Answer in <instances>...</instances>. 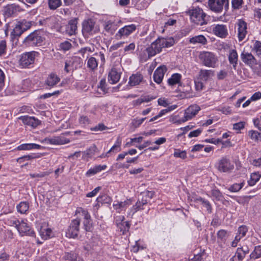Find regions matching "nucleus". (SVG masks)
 <instances>
[{
	"label": "nucleus",
	"instance_id": "obj_1",
	"mask_svg": "<svg viewBox=\"0 0 261 261\" xmlns=\"http://www.w3.org/2000/svg\"><path fill=\"white\" fill-rule=\"evenodd\" d=\"M190 17L191 21L198 25H202L207 23L205 19L206 14L202 9L197 7L189 10L187 12Z\"/></svg>",
	"mask_w": 261,
	"mask_h": 261
},
{
	"label": "nucleus",
	"instance_id": "obj_2",
	"mask_svg": "<svg viewBox=\"0 0 261 261\" xmlns=\"http://www.w3.org/2000/svg\"><path fill=\"white\" fill-rule=\"evenodd\" d=\"M199 58L202 63L206 67L215 68L217 66L218 58L212 52L201 51L199 55Z\"/></svg>",
	"mask_w": 261,
	"mask_h": 261
},
{
	"label": "nucleus",
	"instance_id": "obj_3",
	"mask_svg": "<svg viewBox=\"0 0 261 261\" xmlns=\"http://www.w3.org/2000/svg\"><path fill=\"white\" fill-rule=\"evenodd\" d=\"M98 31L99 28L93 19H88L83 22L82 33L85 37L92 36L98 33Z\"/></svg>",
	"mask_w": 261,
	"mask_h": 261
},
{
	"label": "nucleus",
	"instance_id": "obj_4",
	"mask_svg": "<svg viewBox=\"0 0 261 261\" xmlns=\"http://www.w3.org/2000/svg\"><path fill=\"white\" fill-rule=\"evenodd\" d=\"M42 33L40 31H36L31 33L24 40V42L29 46H40L44 41Z\"/></svg>",
	"mask_w": 261,
	"mask_h": 261
},
{
	"label": "nucleus",
	"instance_id": "obj_5",
	"mask_svg": "<svg viewBox=\"0 0 261 261\" xmlns=\"http://www.w3.org/2000/svg\"><path fill=\"white\" fill-rule=\"evenodd\" d=\"M174 43V40L172 38L168 39L164 38H159L155 41L153 42L151 45L154 48L156 54L160 53L163 48L168 47L172 46Z\"/></svg>",
	"mask_w": 261,
	"mask_h": 261
},
{
	"label": "nucleus",
	"instance_id": "obj_6",
	"mask_svg": "<svg viewBox=\"0 0 261 261\" xmlns=\"http://www.w3.org/2000/svg\"><path fill=\"white\" fill-rule=\"evenodd\" d=\"M208 6L209 9L215 13H221L225 8H228L229 0H208Z\"/></svg>",
	"mask_w": 261,
	"mask_h": 261
},
{
	"label": "nucleus",
	"instance_id": "obj_7",
	"mask_svg": "<svg viewBox=\"0 0 261 261\" xmlns=\"http://www.w3.org/2000/svg\"><path fill=\"white\" fill-rule=\"evenodd\" d=\"M31 26V23L25 20L18 22L11 33L12 39L19 37L24 31L30 29Z\"/></svg>",
	"mask_w": 261,
	"mask_h": 261
},
{
	"label": "nucleus",
	"instance_id": "obj_8",
	"mask_svg": "<svg viewBox=\"0 0 261 261\" xmlns=\"http://www.w3.org/2000/svg\"><path fill=\"white\" fill-rule=\"evenodd\" d=\"M76 215L84 217L83 224L86 231H90L92 227L91 217L88 211L82 207H78L75 211Z\"/></svg>",
	"mask_w": 261,
	"mask_h": 261
},
{
	"label": "nucleus",
	"instance_id": "obj_9",
	"mask_svg": "<svg viewBox=\"0 0 261 261\" xmlns=\"http://www.w3.org/2000/svg\"><path fill=\"white\" fill-rule=\"evenodd\" d=\"M81 221L79 218L72 220L66 231V236L70 238H75L80 231Z\"/></svg>",
	"mask_w": 261,
	"mask_h": 261
},
{
	"label": "nucleus",
	"instance_id": "obj_10",
	"mask_svg": "<svg viewBox=\"0 0 261 261\" xmlns=\"http://www.w3.org/2000/svg\"><path fill=\"white\" fill-rule=\"evenodd\" d=\"M38 53L33 51L24 53L21 55L19 63L23 67H27L34 63L35 58L38 56Z\"/></svg>",
	"mask_w": 261,
	"mask_h": 261
},
{
	"label": "nucleus",
	"instance_id": "obj_11",
	"mask_svg": "<svg viewBox=\"0 0 261 261\" xmlns=\"http://www.w3.org/2000/svg\"><path fill=\"white\" fill-rule=\"evenodd\" d=\"M136 29L137 26L135 24L125 25L119 30L115 35V37L117 40H119L123 37H128L134 32Z\"/></svg>",
	"mask_w": 261,
	"mask_h": 261
},
{
	"label": "nucleus",
	"instance_id": "obj_12",
	"mask_svg": "<svg viewBox=\"0 0 261 261\" xmlns=\"http://www.w3.org/2000/svg\"><path fill=\"white\" fill-rule=\"evenodd\" d=\"M236 26L237 28L238 39L241 41L245 39L247 34V24L244 20L239 19L236 22Z\"/></svg>",
	"mask_w": 261,
	"mask_h": 261
},
{
	"label": "nucleus",
	"instance_id": "obj_13",
	"mask_svg": "<svg viewBox=\"0 0 261 261\" xmlns=\"http://www.w3.org/2000/svg\"><path fill=\"white\" fill-rule=\"evenodd\" d=\"M234 168V165L229 159L224 157L219 160L217 169L222 172H230Z\"/></svg>",
	"mask_w": 261,
	"mask_h": 261
},
{
	"label": "nucleus",
	"instance_id": "obj_14",
	"mask_svg": "<svg viewBox=\"0 0 261 261\" xmlns=\"http://www.w3.org/2000/svg\"><path fill=\"white\" fill-rule=\"evenodd\" d=\"M121 73V68L114 66L109 72L108 78L109 82L112 84L117 83L120 80Z\"/></svg>",
	"mask_w": 261,
	"mask_h": 261
},
{
	"label": "nucleus",
	"instance_id": "obj_15",
	"mask_svg": "<svg viewBox=\"0 0 261 261\" xmlns=\"http://www.w3.org/2000/svg\"><path fill=\"white\" fill-rule=\"evenodd\" d=\"M241 59L242 62L246 65L250 67H253L257 65V60L253 55L245 51L242 52L240 55Z\"/></svg>",
	"mask_w": 261,
	"mask_h": 261
},
{
	"label": "nucleus",
	"instance_id": "obj_16",
	"mask_svg": "<svg viewBox=\"0 0 261 261\" xmlns=\"http://www.w3.org/2000/svg\"><path fill=\"white\" fill-rule=\"evenodd\" d=\"M69 134V132H66L59 136L54 137L46 139L47 143L53 145H63L70 142L69 139L65 137V135Z\"/></svg>",
	"mask_w": 261,
	"mask_h": 261
},
{
	"label": "nucleus",
	"instance_id": "obj_17",
	"mask_svg": "<svg viewBox=\"0 0 261 261\" xmlns=\"http://www.w3.org/2000/svg\"><path fill=\"white\" fill-rule=\"evenodd\" d=\"M200 107L197 105H191L185 110L184 121H187L194 117L200 111Z\"/></svg>",
	"mask_w": 261,
	"mask_h": 261
},
{
	"label": "nucleus",
	"instance_id": "obj_18",
	"mask_svg": "<svg viewBox=\"0 0 261 261\" xmlns=\"http://www.w3.org/2000/svg\"><path fill=\"white\" fill-rule=\"evenodd\" d=\"M17 230L21 236L27 235L31 237L35 236V232L32 230L27 223L21 221L18 226Z\"/></svg>",
	"mask_w": 261,
	"mask_h": 261
},
{
	"label": "nucleus",
	"instance_id": "obj_19",
	"mask_svg": "<svg viewBox=\"0 0 261 261\" xmlns=\"http://www.w3.org/2000/svg\"><path fill=\"white\" fill-rule=\"evenodd\" d=\"M19 119L22 121L24 124L30 126L33 128L36 127L40 123V121L34 117L23 116H21Z\"/></svg>",
	"mask_w": 261,
	"mask_h": 261
},
{
	"label": "nucleus",
	"instance_id": "obj_20",
	"mask_svg": "<svg viewBox=\"0 0 261 261\" xmlns=\"http://www.w3.org/2000/svg\"><path fill=\"white\" fill-rule=\"evenodd\" d=\"M167 71V68L165 66H161L155 70L153 77L155 82L160 84L163 80L164 74Z\"/></svg>",
	"mask_w": 261,
	"mask_h": 261
},
{
	"label": "nucleus",
	"instance_id": "obj_21",
	"mask_svg": "<svg viewBox=\"0 0 261 261\" xmlns=\"http://www.w3.org/2000/svg\"><path fill=\"white\" fill-rule=\"evenodd\" d=\"M213 32L215 35L222 38L228 35L226 26L223 24H217L213 29Z\"/></svg>",
	"mask_w": 261,
	"mask_h": 261
},
{
	"label": "nucleus",
	"instance_id": "obj_22",
	"mask_svg": "<svg viewBox=\"0 0 261 261\" xmlns=\"http://www.w3.org/2000/svg\"><path fill=\"white\" fill-rule=\"evenodd\" d=\"M21 9L19 5L16 4L8 5L4 8V12L7 16H11L17 12H20Z\"/></svg>",
	"mask_w": 261,
	"mask_h": 261
},
{
	"label": "nucleus",
	"instance_id": "obj_23",
	"mask_svg": "<svg viewBox=\"0 0 261 261\" xmlns=\"http://www.w3.org/2000/svg\"><path fill=\"white\" fill-rule=\"evenodd\" d=\"M77 19L74 18L70 20L66 25L65 32L67 34L72 36L76 34L77 31Z\"/></svg>",
	"mask_w": 261,
	"mask_h": 261
},
{
	"label": "nucleus",
	"instance_id": "obj_24",
	"mask_svg": "<svg viewBox=\"0 0 261 261\" xmlns=\"http://www.w3.org/2000/svg\"><path fill=\"white\" fill-rule=\"evenodd\" d=\"M39 231L40 236L44 240H47L53 236L51 229L45 224L41 226Z\"/></svg>",
	"mask_w": 261,
	"mask_h": 261
},
{
	"label": "nucleus",
	"instance_id": "obj_25",
	"mask_svg": "<svg viewBox=\"0 0 261 261\" xmlns=\"http://www.w3.org/2000/svg\"><path fill=\"white\" fill-rule=\"evenodd\" d=\"M41 147V145L35 143H25L18 146L15 149L16 150H30L39 149Z\"/></svg>",
	"mask_w": 261,
	"mask_h": 261
},
{
	"label": "nucleus",
	"instance_id": "obj_26",
	"mask_svg": "<svg viewBox=\"0 0 261 261\" xmlns=\"http://www.w3.org/2000/svg\"><path fill=\"white\" fill-rule=\"evenodd\" d=\"M228 61L229 63L232 65L233 69H236L238 61V55L236 50L230 49L229 50Z\"/></svg>",
	"mask_w": 261,
	"mask_h": 261
},
{
	"label": "nucleus",
	"instance_id": "obj_27",
	"mask_svg": "<svg viewBox=\"0 0 261 261\" xmlns=\"http://www.w3.org/2000/svg\"><path fill=\"white\" fill-rule=\"evenodd\" d=\"M97 147L95 145L90 146L88 149L83 152L82 159L88 161L91 158L96 151Z\"/></svg>",
	"mask_w": 261,
	"mask_h": 261
},
{
	"label": "nucleus",
	"instance_id": "obj_28",
	"mask_svg": "<svg viewBox=\"0 0 261 261\" xmlns=\"http://www.w3.org/2000/svg\"><path fill=\"white\" fill-rule=\"evenodd\" d=\"M156 54V52L154 50V48L150 45L149 46L147 47L144 51V55H140V57L142 60L146 61L151 57L155 56Z\"/></svg>",
	"mask_w": 261,
	"mask_h": 261
},
{
	"label": "nucleus",
	"instance_id": "obj_29",
	"mask_svg": "<svg viewBox=\"0 0 261 261\" xmlns=\"http://www.w3.org/2000/svg\"><path fill=\"white\" fill-rule=\"evenodd\" d=\"M143 79L142 74L137 73L136 74H133L129 77V85L133 87L139 85L141 82H142Z\"/></svg>",
	"mask_w": 261,
	"mask_h": 261
},
{
	"label": "nucleus",
	"instance_id": "obj_30",
	"mask_svg": "<svg viewBox=\"0 0 261 261\" xmlns=\"http://www.w3.org/2000/svg\"><path fill=\"white\" fill-rule=\"evenodd\" d=\"M42 156V154L40 153H31L28 155H25L17 159L16 161L17 163L21 164L25 161H30L33 159H38Z\"/></svg>",
	"mask_w": 261,
	"mask_h": 261
},
{
	"label": "nucleus",
	"instance_id": "obj_31",
	"mask_svg": "<svg viewBox=\"0 0 261 261\" xmlns=\"http://www.w3.org/2000/svg\"><path fill=\"white\" fill-rule=\"evenodd\" d=\"M60 81V78L54 73H50L45 81V84L49 87H53Z\"/></svg>",
	"mask_w": 261,
	"mask_h": 261
},
{
	"label": "nucleus",
	"instance_id": "obj_32",
	"mask_svg": "<svg viewBox=\"0 0 261 261\" xmlns=\"http://www.w3.org/2000/svg\"><path fill=\"white\" fill-rule=\"evenodd\" d=\"M189 42L193 44H201L205 45L207 43V39L203 35H200L191 38Z\"/></svg>",
	"mask_w": 261,
	"mask_h": 261
},
{
	"label": "nucleus",
	"instance_id": "obj_33",
	"mask_svg": "<svg viewBox=\"0 0 261 261\" xmlns=\"http://www.w3.org/2000/svg\"><path fill=\"white\" fill-rule=\"evenodd\" d=\"M142 199L141 202L142 205H146L148 201L153 197L154 192L152 191H145L141 193Z\"/></svg>",
	"mask_w": 261,
	"mask_h": 261
},
{
	"label": "nucleus",
	"instance_id": "obj_34",
	"mask_svg": "<svg viewBox=\"0 0 261 261\" xmlns=\"http://www.w3.org/2000/svg\"><path fill=\"white\" fill-rule=\"evenodd\" d=\"M104 29L106 32L113 34L117 29V25L114 21L109 20L105 21Z\"/></svg>",
	"mask_w": 261,
	"mask_h": 261
},
{
	"label": "nucleus",
	"instance_id": "obj_35",
	"mask_svg": "<svg viewBox=\"0 0 261 261\" xmlns=\"http://www.w3.org/2000/svg\"><path fill=\"white\" fill-rule=\"evenodd\" d=\"M107 165H96L94 166L93 168H90L88 170V171L86 173V175L90 176L91 175H94L98 172H100L102 170H104L107 168Z\"/></svg>",
	"mask_w": 261,
	"mask_h": 261
},
{
	"label": "nucleus",
	"instance_id": "obj_36",
	"mask_svg": "<svg viewBox=\"0 0 261 261\" xmlns=\"http://www.w3.org/2000/svg\"><path fill=\"white\" fill-rule=\"evenodd\" d=\"M130 205V203L129 201H124L123 202H117L116 203H114L113 206L118 212H120L122 211L125 210L126 207Z\"/></svg>",
	"mask_w": 261,
	"mask_h": 261
},
{
	"label": "nucleus",
	"instance_id": "obj_37",
	"mask_svg": "<svg viewBox=\"0 0 261 261\" xmlns=\"http://www.w3.org/2000/svg\"><path fill=\"white\" fill-rule=\"evenodd\" d=\"M213 74V71L211 70L201 69L199 72V77L203 81H207Z\"/></svg>",
	"mask_w": 261,
	"mask_h": 261
},
{
	"label": "nucleus",
	"instance_id": "obj_38",
	"mask_svg": "<svg viewBox=\"0 0 261 261\" xmlns=\"http://www.w3.org/2000/svg\"><path fill=\"white\" fill-rule=\"evenodd\" d=\"M181 78V74L179 73L173 74L170 78L168 80V83L169 85L173 86L180 83Z\"/></svg>",
	"mask_w": 261,
	"mask_h": 261
},
{
	"label": "nucleus",
	"instance_id": "obj_39",
	"mask_svg": "<svg viewBox=\"0 0 261 261\" xmlns=\"http://www.w3.org/2000/svg\"><path fill=\"white\" fill-rule=\"evenodd\" d=\"M250 258L252 259L261 258V245L255 247L254 250L250 254Z\"/></svg>",
	"mask_w": 261,
	"mask_h": 261
},
{
	"label": "nucleus",
	"instance_id": "obj_40",
	"mask_svg": "<svg viewBox=\"0 0 261 261\" xmlns=\"http://www.w3.org/2000/svg\"><path fill=\"white\" fill-rule=\"evenodd\" d=\"M118 220H116V223L117 225V227L119 229H120V231L123 232L124 234L125 232L128 231L130 225L128 222L124 221L123 223H119L118 222Z\"/></svg>",
	"mask_w": 261,
	"mask_h": 261
},
{
	"label": "nucleus",
	"instance_id": "obj_41",
	"mask_svg": "<svg viewBox=\"0 0 261 261\" xmlns=\"http://www.w3.org/2000/svg\"><path fill=\"white\" fill-rule=\"evenodd\" d=\"M29 205L27 202H21L17 206V211L21 214H25L29 210Z\"/></svg>",
	"mask_w": 261,
	"mask_h": 261
},
{
	"label": "nucleus",
	"instance_id": "obj_42",
	"mask_svg": "<svg viewBox=\"0 0 261 261\" xmlns=\"http://www.w3.org/2000/svg\"><path fill=\"white\" fill-rule=\"evenodd\" d=\"M98 66L97 60L93 57H90L87 61V67L92 70L96 69Z\"/></svg>",
	"mask_w": 261,
	"mask_h": 261
},
{
	"label": "nucleus",
	"instance_id": "obj_43",
	"mask_svg": "<svg viewBox=\"0 0 261 261\" xmlns=\"http://www.w3.org/2000/svg\"><path fill=\"white\" fill-rule=\"evenodd\" d=\"M252 51L256 53L258 56L261 55V42L258 40H255L253 42V46L252 47Z\"/></svg>",
	"mask_w": 261,
	"mask_h": 261
},
{
	"label": "nucleus",
	"instance_id": "obj_44",
	"mask_svg": "<svg viewBox=\"0 0 261 261\" xmlns=\"http://www.w3.org/2000/svg\"><path fill=\"white\" fill-rule=\"evenodd\" d=\"M61 4V0H48V7L50 10L57 9Z\"/></svg>",
	"mask_w": 261,
	"mask_h": 261
},
{
	"label": "nucleus",
	"instance_id": "obj_45",
	"mask_svg": "<svg viewBox=\"0 0 261 261\" xmlns=\"http://www.w3.org/2000/svg\"><path fill=\"white\" fill-rule=\"evenodd\" d=\"M120 150H121L120 142H119L118 140L117 142V143L116 144H115L114 145H113L112 146V147L106 153V154H102L100 156V158H105L106 156H107V154H109V153H110L111 152H117L120 151Z\"/></svg>",
	"mask_w": 261,
	"mask_h": 261
},
{
	"label": "nucleus",
	"instance_id": "obj_46",
	"mask_svg": "<svg viewBox=\"0 0 261 261\" xmlns=\"http://www.w3.org/2000/svg\"><path fill=\"white\" fill-rule=\"evenodd\" d=\"M260 175L258 173L254 172L251 174L250 179L248 180L250 186H254L259 179Z\"/></svg>",
	"mask_w": 261,
	"mask_h": 261
},
{
	"label": "nucleus",
	"instance_id": "obj_47",
	"mask_svg": "<svg viewBox=\"0 0 261 261\" xmlns=\"http://www.w3.org/2000/svg\"><path fill=\"white\" fill-rule=\"evenodd\" d=\"M63 258L68 261H75L77 259V254L73 252H65Z\"/></svg>",
	"mask_w": 261,
	"mask_h": 261
},
{
	"label": "nucleus",
	"instance_id": "obj_48",
	"mask_svg": "<svg viewBox=\"0 0 261 261\" xmlns=\"http://www.w3.org/2000/svg\"><path fill=\"white\" fill-rule=\"evenodd\" d=\"M248 231V229L246 226L242 225L240 226L238 230V233L237 234V237H240V239L244 237L245 235L246 232Z\"/></svg>",
	"mask_w": 261,
	"mask_h": 261
},
{
	"label": "nucleus",
	"instance_id": "obj_49",
	"mask_svg": "<svg viewBox=\"0 0 261 261\" xmlns=\"http://www.w3.org/2000/svg\"><path fill=\"white\" fill-rule=\"evenodd\" d=\"M244 183L234 184L229 188V190L232 192H237L239 191L244 186Z\"/></svg>",
	"mask_w": 261,
	"mask_h": 261
},
{
	"label": "nucleus",
	"instance_id": "obj_50",
	"mask_svg": "<svg viewBox=\"0 0 261 261\" xmlns=\"http://www.w3.org/2000/svg\"><path fill=\"white\" fill-rule=\"evenodd\" d=\"M249 136L255 141H258L261 138V134L257 131L250 130L249 132Z\"/></svg>",
	"mask_w": 261,
	"mask_h": 261
},
{
	"label": "nucleus",
	"instance_id": "obj_51",
	"mask_svg": "<svg viewBox=\"0 0 261 261\" xmlns=\"http://www.w3.org/2000/svg\"><path fill=\"white\" fill-rule=\"evenodd\" d=\"M243 3V0H231L232 7L234 9H239Z\"/></svg>",
	"mask_w": 261,
	"mask_h": 261
},
{
	"label": "nucleus",
	"instance_id": "obj_52",
	"mask_svg": "<svg viewBox=\"0 0 261 261\" xmlns=\"http://www.w3.org/2000/svg\"><path fill=\"white\" fill-rule=\"evenodd\" d=\"M174 156L176 158H179L184 159L187 158V153L186 151H179L176 149L174 152Z\"/></svg>",
	"mask_w": 261,
	"mask_h": 261
},
{
	"label": "nucleus",
	"instance_id": "obj_53",
	"mask_svg": "<svg viewBox=\"0 0 261 261\" xmlns=\"http://www.w3.org/2000/svg\"><path fill=\"white\" fill-rule=\"evenodd\" d=\"M71 46V44L69 41H65L60 44V47L62 50L67 51L70 49Z\"/></svg>",
	"mask_w": 261,
	"mask_h": 261
},
{
	"label": "nucleus",
	"instance_id": "obj_54",
	"mask_svg": "<svg viewBox=\"0 0 261 261\" xmlns=\"http://www.w3.org/2000/svg\"><path fill=\"white\" fill-rule=\"evenodd\" d=\"M79 123L81 124L86 125L90 123V120L87 116L82 115L79 118Z\"/></svg>",
	"mask_w": 261,
	"mask_h": 261
},
{
	"label": "nucleus",
	"instance_id": "obj_55",
	"mask_svg": "<svg viewBox=\"0 0 261 261\" xmlns=\"http://www.w3.org/2000/svg\"><path fill=\"white\" fill-rule=\"evenodd\" d=\"M169 112H170V110H167V109L161 110L158 115H156V116L152 117V118H151L149 120V122H152L153 121L156 120L159 118L162 117V116H163L166 113H168Z\"/></svg>",
	"mask_w": 261,
	"mask_h": 261
},
{
	"label": "nucleus",
	"instance_id": "obj_56",
	"mask_svg": "<svg viewBox=\"0 0 261 261\" xmlns=\"http://www.w3.org/2000/svg\"><path fill=\"white\" fill-rule=\"evenodd\" d=\"M146 118L145 117V118H143L141 119H138V118L135 119L132 121V124L135 127H136V128L138 127L144 122V121L146 119Z\"/></svg>",
	"mask_w": 261,
	"mask_h": 261
},
{
	"label": "nucleus",
	"instance_id": "obj_57",
	"mask_svg": "<svg viewBox=\"0 0 261 261\" xmlns=\"http://www.w3.org/2000/svg\"><path fill=\"white\" fill-rule=\"evenodd\" d=\"M98 88H100L104 93L107 92L108 89L107 88V84L105 79H102L100 82L99 85L98 86Z\"/></svg>",
	"mask_w": 261,
	"mask_h": 261
},
{
	"label": "nucleus",
	"instance_id": "obj_58",
	"mask_svg": "<svg viewBox=\"0 0 261 261\" xmlns=\"http://www.w3.org/2000/svg\"><path fill=\"white\" fill-rule=\"evenodd\" d=\"M218 238L222 240H225L227 237V232L226 230L221 229L217 233Z\"/></svg>",
	"mask_w": 261,
	"mask_h": 261
},
{
	"label": "nucleus",
	"instance_id": "obj_59",
	"mask_svg": "<svg viewBox=\"0 0 261 261\" xmlns=\"http://www.w3.org/2000/svg\"><path fill=\"white\" fill-rule=\"evenodd\" d=\"M6 42L5 40L0 41V56L4 55L6 50Z\"/></svg>",
	"mask_w": 261,
	"mask_h": 261
},
{
	"label": "nucleus",
	"instance_id": "obj_60",
	"mask_svg": "<svg viewBox=\"0 0 261 261\" xmlns=\"http://www.w3.org/2000/svg\"><path fill=\"white\" fill-rule=\"evenodd\" d=\"M184 117L182 118L181 119H178V116H175L174 117L171 118L170 121L173 123L179 124L186 122V121H184Z\"/></svg>",
	"mask_w": 261,
	"mask_h": 261
},
{
	"label": "nucleus",
	"instance_id": "obj_61",
	"mask_svg": "<svg viewBox=\"0 0 261 261\" xmlns=\"http://www.w3.org/2000/svg\"><path fill=\"white\" fill-rule=\"evenodd\" d=\"M202 132V129L198 128L197 129L194 130L193 131L191 132L189 135L188 137L189 138L192 137H196L198 136Z\"/></svg>",
	"mask_w": 261,
	"mask_h": 261
},
{
	"label": "nucleus",
	"instance_id": "obj_62",
	"mask_svg": "<svg viewBox=\"0 0 261 261\" xmlns=\"http://www.w3.org/2000/svg\"><path fill=\"white\" fill-rule=\"evenodd\" d=\"M218 111L221 112L225 115H229L231 113V110L230 107H223L218 109Z\"/></svg>",
	"mask_w": 261,
	"mask_h": 261
},
{
	"label": "nucleus",
	"instance_id": "obj_63",
	"mask_svg": "<svg viewBox=\"0 0 261 261\" xmlns=\"http://www.w3.org/2000/svg\"><path fill=\"white\" fill-rule=\"evenodd\" d=\"M135 46L136 45L134 43H130L129 45L124 47V51L125 53L132 52L135 49Z\"/></svg>",
	"mask_w": 261,
	"mask_h": 261
},
{
	"label": "nucleus",
	"instance_id": "obj_64",
	"mask_svg": "<svg viewBox=\"0 0 261 261\" xmlns=\"http://www.w3.org/2000/svg\"><path fill=\"white\" fill-rule=\"evenodd\" d=\"M244 122H239L233 124V128L236 130H240L243 129L245 126Z\"/></svg>",
	"mask_w": 261,
	"mask_h": 261
}]
</instances>
